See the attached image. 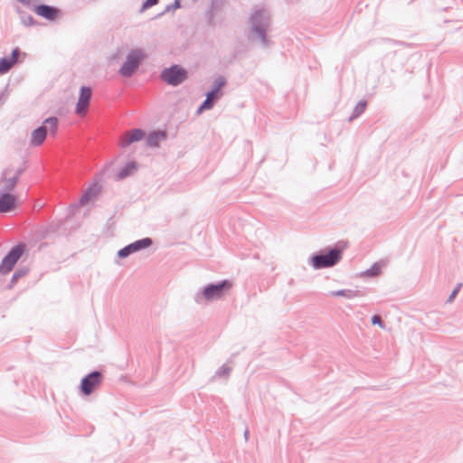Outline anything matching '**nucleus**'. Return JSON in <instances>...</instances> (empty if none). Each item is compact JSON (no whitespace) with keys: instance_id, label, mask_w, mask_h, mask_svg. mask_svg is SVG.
<instances>
[{"instance_id":"1","label":"nucleus","mask_w":463,"mask_h":463,"mask_svg":"<svg viewBox=\"0 0 463 463\" xmlns=\"http://www.w3.org/2000/svg\"><path fill=\"white\" fill-rule=\"evenodd\" d=\"M271 24V14L264 6H254L248 20V40L260 43L262 48H269L272 41L268 33Z\"/></svg>"},{"instance_id":"2","label":"nucleus","mask_w":463,"mask_h":463,"mask_svg":"<svg viewBox=\"0 0 463 463\" xmlns=\"http://www.w3.org/2000/svg\"><path fill=\"white\" fill-rule=\"evenodd\" d=\"M344 247L340 242L334 247H326L309 258V263L314 269H322L335 266L343 258Z\"/></svg>"},{"instance_id":"3","label":"nucleus","mask_w":463,"mask_h":463,"mask_svg":"<svg viewBox=\"0 0 463 463\" xmlns=\"http://www.w3.org/2000/svg\"><path fill=\"white\" fill-rule=\"evenodd\" d=\"M232 287L229 279H222L216 283H209L194 295V301L201 304L203 300L213 301L221 299Z\"/></svg>"},{"instance_id":"4","label":"nucleus","mask_w":463,"mask_h":463,"mask_svg":"<svg viewBox=\"0 0 463 463\" xmlns=\"http://www.w3.org/2000/svg\"><path fill=\"white\" fill-rule=\"evenodd\" d=\"M145 58V54L140 49L131 50L126 61L118 70V73L124 78H129L135 74Z\"/></svg>"},{"instance_id":"5","label":"nucleus","mask_w":463,"mask_h":463,"mask_svg":"<svg viewBox=\"0 0 463 463\" xmlns=\"http://www.w3.org/2000/svg\"><path fill=\"white\" fill-rule=\"evenodd\" d=\"M26 250L27 246L22 241L12 247L0 263V273L5 275L12 271L17 261Z\"/></svg>"},{"instance_id":"6","label":"nucleus","mask_w":463,"mask_h":463,"mask_svg":"<svg viewBox=\"0 0 463 463\" xmlns=\"http://www.w3.org/2000/svg\"><path fill=\"white\" fill-rule=\"evenodd\" d=\"M58 123L59 120L57 117H49L46 118L43 122L42 126L36 128L32 132L31 144L34 146H41L47 137L48 129H50L51 134L56 133L58 129Z\"/></svg>"},{"instance_id":"7","label":"nucleus","mask_w":463,"mask_h":463,"mask_svg":"<svg viewBox=\"0 0 463 463\" xmlns=\"http://www.w3.org/2000/svg\"><path fill=\"white\" fill-rule=\"evenodd\" d=\"M160 78L166 84L176 87L188 78V71L181 65L173 64L161 71Z\"/></svg>"},{"instance_id":"8","label":"nucleus","mask_w":463,"mask_h":463,"mask_svg":"<svg viewBox=\"0 0 463 463\" xmlns=\"http://www.w3.org/2000/svg\"><path fill=\"white\" fill-rule=\"evenodd\" d=\"M103 373L99 370H94L86 374L80 383V391L85 395H90L96 389H98L103 382Z\"/></svg>"},{"instance_id":"9","label":"nucleus","mask_w":463,"mask_h":463,"mask_svg":"<svg viewBox=\"0 0 463 463\" xmlns=\"http://www.w3.org/2000/svg\"><path fill=\"white\" fill-rule=\"evenodd\" d=\"M153 244V240L149 237L137 240L134 242L128 244L118 251L117 256L119 259H125L129 255L138 252L142 250L149 248Z\"/></svg>"},{"instance_id":"10","label":"nucleus","mask_w":463,"mask_h":463,"mask_svg":"<svg viewBox=\"0 0 463 463\" xmlns=\"http://www.w3.org/2000/svg\"><path fill=\"white\" fill-rule=\"evenodd\" d=\"M92 97V90L89 86H81L80 89V94L78 102L76 104L75 112L79 116H85L89 110Z\"/></svg>"},{"instance_id":"11","label":"nucleus","mask_w":463,"mask_h":463,"mask_svg":"<svg viewBox=\"0 0 463 463\" xmlns=\"http://www.w3.org/2000/svg\"><path fill=\"white\" fill-rule=\"evenodd\" d=\"M61 228L60 222H52L47 224L38 225L33 230V236L37 241H42L55 234Z\"/></svg>"},{"instance_id":"12","label":"nucleus","mask_w":463,"mask_h":463,"mask_svg":"<svg viewBox=\"0 0 463 463\" xmlns=\"http://www.w3.org/2000/svg\"><path fill=\"white\" fill-rule=\"evenodd\" d=\"M32 9L37 15L48 21H54L61 15V11L58 7L46 4L35 5Z\"/></svg>"},{"instance_id":"13","label":"nucleus","mask_w":463,"mask_h":463,"mask_svg":"<svg viewBox=\"0 0 463 463\" xmlns=\"http://www.w3.org/2000/svg\"><path fill=\"white\" fill-rule=\"evenodd\" d=\"M18 198L8 192H0V213H6L16 208Z\"/></svg>"},{"instance_id":"14","label":"nucleus","mask_w":463,"mask_h":463,"mask_svg":"<svg viewBox=\"0 0 463 463\" xmlns=\"http://www.w3.org/2000/svg\"><path fill=\"white\" fill-rule=\"evenodd\" d=\"M146 137V132L141 128H134L129 133H125L120 137V146L125 148L134 142L142 140Z\"/></svg>"},{"instance_id":"15","label":"nucleus","mask_w":463,"mask_h":463,"mask_svg":"<svg viewBox=\"0 0 463 463\" xmlns=\"http://www.w3.org/2000/svg\"><path fill=\"white\" fill-rule=\"evenodd\" d=\"M102 186L98 182L90 184L80 198V204L86 205L91 200L96 199L101 193Z\"/></svg>"},{"instance_id":"16","label":"nucleus","mask_w":463,"mask_h":463,"mask_svg":"<svg viewBox=\"0 0 463 463\" xmlns=\"http://www.w3.org/2000/svg\"><path fill=\"white\" fill-rule=\"evenodd\" d=\"M227 84V80L223 76H219L213 81L210 90L205 94L206 97L218 101L223 95L222 88Z\"/></svg>"},{"instance_id":"17","label":"nucleus","mask_w":463,"mask_h":463,"mask_svg":"<svg viewBox=\"0 0 463 463\" xmlns=\"http://www.w3.org/2000/svg\"><path fill=\"white\" fill-rule=\"evenodd\" d=\"M227 0H211V5L206 11V19L209 25L214 24V16L225 5Z\"/></svg>"},{"instance_id":"18","label":"nucleus","mask_w":463,"mask_h":463,"mask_svg":"<svg viewBox=\"0 0 463 463\" xmlns=\"http://www.w3.org/2000/svg\"><path fill=\"white\" fill-rule=\"evenodd\" d=\"M329 296L332 297H344L348 299H352L357 297H364V293L361 290H354L351 288H344L338 290H333L329 292Z\"/></svg>"},{"instance_id":"19","label":"nucleus","mask_w":463,"mask_h":463,"mask_svg":"<svg viewBox=\"0 0 463 463\" xmlns=\"http://www.w3.org/2000/svg\"><path fill=\"white\" fill-rule=\"evenodd\" d=\"M166 138V133L162 130H156L151 133L146 137V144L149 146L156 147L159 146V142L165 140Z\"/></svg>"},{"instance_id":"20","label":"nucleus","mask_w":463,"mask_h":463,"mask_svg":"<svg viewBox=\"0 0 463 463\" xmlns=\"http://www.w3.org/2000/svg\"><path fill=\"white\" fill-rule=\"evenodd\" d=\"M137 169V164L135 161L128 162L116 175L117 180H123L131 175Z\"/></svg>"},{"instance_id":"21","label":"nucleus","mask_w":463,"mask_h":463,"mask_svg":"<svg viewBox=\"0 0 463 463\" xmlns=\"http://www.w3.org/2000/svg\"><path fill=\"white\" fill-rule=\"evenodd\" d=\"M29 272L28 267H20L18 268L12 275V279L10 284L7 286V288H12L14 285L23 277L26 276Z\"/></svg>"},{"instance_id":"22","label":"nucleus","mask_w":463,"mask_h":463,"mask_svg":"<svg viewBox=\"0 0 463 463\" xmlns=\"http://www.w3.org/2000/svg\"><path fill=\"white\" fill-rule=\"evenodd\" d=\"M383 265L381 262L373 263L371 268L361 273L362 277L376 278L381 274Z\"/></svg>"},{"instance_id":"23","label":"nucleus","mask_w":463,"mask_h":463,"mask_svg":"<svg viewBox=\"0 0 463 463\" xmlns=\"http://www.w3.org/2000/svg\"><path fill=\"white\" fill-rule=\"evenodd\" d=\"M367 108V101L366 100H360L355 107L353 109L352 115L349 117L348 121H353L354 119L357 118L359 116H361L364 110Z\"/></svg>"},{"instance_id":"24","label":"nucleus","mask_w":463,"mask_h":463,"mask_svg":"<svg viewBox=\"0 0 463 463\" xmlns=\"http://www.w3.org/2000/svg\"><path fill=\"white\" fill-rule=\"evenodd\" d=\"M16 11L18 14H20L22 23L25 26H32L35 24L33 17L31 14H28L25 12L22 11L20 7H17Z\"/></svg>"},{"instance_id":"25","label":"nucleus","mask_w":463,"mask_h":463,"mask_svg":"<svg viewBox=\"0 0 463 463\" xmlns=\"http://www.w3.org/2000/svg\"><path fill=\"white\" fill-rule=\"evenodd\" d=\"M2 180L5 182V192H8V193H11L14 189V187L16 186V184L19 181L17 179V176H14V175L10 178L2 177Z\"/></svg>"},{"instance_id":"26","label":"nucleus","mask_w":463,"mask_h":463,"mask_svg":"<svg viewBox=\"0 0 463 463\" xmlns=\"http://www.w3.org/2000/svg\"><path fill=\"white\" fill-rule=\"evenodd\" d=\"M180 7H181V0H175L174 3L167 5L165 6V10L162 11L161 13H159L158 14H156L154 18L155 19L159 18V17L163 16L164 14H165L166 13L171 12V11H175L176 9H178Z\"/></svg>"},{"instance_id":"27","label":"nucleus","mask_w":463,"mask_h":463,"mask_svg":"<svg viewBox=\"0 0 463 463\" xmlns=\"http://www.w3.org/2000/svg\"><path fill=\"white\" fill-rule=\"evenodd\" d=\"M14 66L11 61L4 56L0 59V75L7 73Z\"/></svg>"},{"instance_id":"28","label":"nucleus","mask_w":463,"mask_h":463,"mask_svg":"<svg viewBox=\"0 0 463 463\" xmlns=\"http://www.w3.org/2000/svg\"><path fill=\"white\" fill-rule=\"evenodd\" d=\"M22 53L19 47H15L12 50L11 54L7 55V59L12 61V63L14 65L19 62V55Z\"/></svg>"},{"instance_id":"29","label":"nucleus","mask_w":463,"mask_h":463,"mask_svg":"<svg viewBox=\"0 0 463 463\" xmlns=\"http://www.w3.org/2000/svg\"><path fill=\"white\" fill-rule=\"evenodd\" d=\"M232 372V368L226 364H222L216 372L215 376L217 377H228Z\"/></svg>"},{"instance_id":"30","label":"nucleus","mask_w":463,"mask_h":463,"mask_svg":"<svg viewBox=\"0 0 463 463\" xmlns=\"http://www.w3.org/2000/svg\"><path fill=\"white\" fill-rule=\"evenodd\" d=\"M159 0H146L143 2L142 6L139 10L140 13H143L146 9L156 5Z\"/></svg>"},{"instance_id":"31","label":"nucleus","mask_w":463,"mask_h":463,"mask_svg":"<svg viewBox=\"0 0 463 463\" xmlns=\"http://www.w3.org/2000/svg\"><path fill=\"white\" fill-rule=\"evenodd\" d=\"M216 104V101L206 97V99L202 102V109H205L206 110L212 109L213 106Z\"/></svg>"},{"instance_id":"32","label":"nucleus","mask_w":463,"mask_h":463,"mask_svg":"<svg viewBox=\"0 0 463 463\" xmlns=\"http://www.w3.org/2000/svg\"><path fill=\"white\" fill-rule=\"evenodd\" d=\"M371 322L373 325H378L381 328L384 327V322L379 315H373L371 317Z\"/></svg>"},{"instance_id":"33","label":"nucleus","mask_w":463,"mask_h":463,"mask_svg":"<svg viewBox=\"0 0 463 463\" xmlns=\"http://www.w3.org/2000/svg\"><path fill=\"white\" fill-rule=\"evenodd\" d=\"M462 287V284L461 283H458L456 288L452 290V292L450 293L449 298H448V301L449 302H451L455 297L457 296V294L458 293V291L460 290Z\"/></svg>"},{"instance_id":"34","label":"nucleus","mask_w":463,"mask_h":463,"mask_svg":"<svg viewBox=\"0 0 463 463\" xmlns=\"http://www.w3.org/2000/svg\"><path fill=\"white\" fill-rule=\"evenodd\" d=\"M8 93L5 91L0 92V105L4 104L7 99Z\"/></svg>"},{"instance_id":"35","label":"nucleus","mask_w":463,"mask_h":463,"mask_svg":"<svg viewBox=\"0 0 463 463\" xmlns=\"http://www.w3.org/2000/svg\"><path fill=\"white\" fill-rule=\"evenodd\" d=\"M24 168H18L15 172V175L14 176H17V179L19 180L21 175L24 173Z\"/></svg>"},{"instance_id":"36","label":"nucleus","mask_w":463,"mask_h":463,"mask_svg":"<svg viewBox=\"0 0 463 463\" xmlns=\"http://www.w3.org/2000/svg\"><path fill=\"white\" fill-rule=\"evenodd\" d=\"M206 110L205 109H202V105L199 106V108L197 109V114H200L202 113L203 111Z\"/></svg>"},{"instance_id":"37","label":"nucleus","mask_w":463,"mask_h":463,"mask_svg":"<svg viewBox=\"0 0 463 463\" xmlns=\"http://www.w3.org/2000/svg\"><path fill=\"white\" fill-rule=\"evenodd\" d=\"M244 437H245V439L247 440L248 437H249V430H245Z\"/></svg>"}]
</instances>
